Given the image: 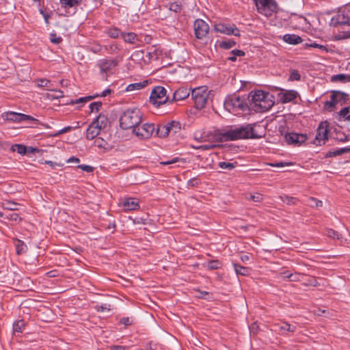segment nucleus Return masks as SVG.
I'll list each match as a JSON object with an SVG mask.
<instances>
[{
    "instance_id": "1",
    "label": "nucleus",
    "mask_w": 350,
    "mask_h": 350,
    "mask_svg": "<svg viewBox=\"0 0 350 350\" xmlns=\"http://www.w3.org/2000/svg\"><path fill=\"white\" fill-rule=\"evenodd\" d=\"M106 124L107 118L101 113L93 118L91 124L89 125V137H90L92 139H94L91 144L92 148H105L107 142L103 138L96 137L100 133L102 128L106 126Z\"/></svg>"
},
{
    "instance_id": "2",
    "label": "nucleus",
    "mask_w": 350,
    "mask_h": 350,
    "mask_svg": "<svg viewBox=\"0 0 350 350\" xmlns=\"http://www.w3.org/2000/svg\"><path fill=\"white\" fill-rule=\"evenodd\" d=\"M258 137H260V136H258L254 133V127L250 124H247L221 133L220 140L232 141L239 139Z\"/></svg>"
},
{
    "instance_id": "3",
    "label": "nucleus",
    "mask_w": 350,
    "mask_h": 350,
    "mask_svg": "<svg viewBox=\"0 0 350 350\" xmlns=\"http://www.w3.org/2000/svg\"><path fill=\"white\" fill-rule=\"evenodd\" d=\"M142 113L139 109L125 110L120 117V126L123 129L133 130L142 122Z\"/></svg>"
},
{
    "instance_id": "4",
    "label": "nucleus",
    "mask_w": 350,
    "mask_h": 350,
    "mask_svg": "<svg viewBox=\"0 0 350 350\" xmlns=\"http://www.w3.org/2000/svg\"><path fill=\"white\" fill-rule=\"evenodd\" d=\"M270 94L262 90H258L254 92L251 96V101L253 109L258 112H264L269 110L274 104V102L270 99Z\"/></svg>"
},
{
    "instance_id": "5",
    "label": "nucleus",
    "mask_w": 350,
    "mask_h": 350,
    "mask_svg": "<svg viewBox=\"0 0 350 350\" xmlns=\"http://www.w3.org/2000/svg\"><path fill=\"white\" fill-rule=\"evenodd\" d=\"M256 7L257 12L267 17L272 16L277 10L275 0H252Z\"/></svg>"
},
{
    "instance_id": "6",
    "label": "nucleus",
    "mask_w": 350,
    "mask_h": 350,
    "mask_svg": "<svg viewBox=\"0 0 350 350\" xmlns=\"http://www.w3.org/2000/svg\"><path fill=\"white\" fill-rule=\"evenodd\" d=\"M191 95L194 100L197 109H202L205 107L208 94L205 87H199L191 90Z\"/></svg>"
},
{
    "instance_id": "7",
    "label": "nucleus",
    "mask_w": 350,
    "mask_h": 350,
    "mask_svg": "<svg viewBox=\"0 0 350 350\" xmlns=\"http://www.w3.org/2000/svg\"><path fill=\"white\" fill-rule=\"evenodd\" d=\"M166 92V90L163 87H155L151 92L150 102L157 107L165 103L168 100Z\"/></svg>"
},
{
    "instance_id": "8",
    "label": "nucleus",
    "mask_w": 350,
    "mask_h": 350,
    "mask_svg": "<svg viewBox=\"0 0 350 350\" xmlns=\"http://www.w3.org/2000/svg\"><path fill=\"white\" fill-rule=\"evenodd\" d=\"M1 118L5 121L12 122H21L25 120L36 122L37 120L31 116H28L24 113H16L14 111L4 112L1 115Z\"/></svg>"
},
{
    "instance_id": "9",
    "label": "nucleus",
    "mask_w": 350,
    "mask_h": 350,
    "mask_svg": "<svg viewBox=\"0 0 350 350\" xmlns=\"http://www.w3.org/2000/svg\"><path fill=\"white\" fill-rule=\"evenodd\" d=\"M154 131L153 124L146 123L141 126L139 124L133 130V132L140 139H148L152 136Z\"/></svg>"
},
{
    "instance_id": "10",
    "label": "nucleus",
    "mask_w": 350,
    "mask_h": 350,
    "mask_svg": "<svg viewBox=\"0 0 350 350\" xmlns=\"http://www.w3.org/2000/svg\"><path fill=\"white\" fill-rule=\"evenodd\" d=\"M328 132V124L326 122H321L317 130V135L314 142V144L317 146L325 144L327 139Z\"/></svg>"
},
{
    "instance_id": "11",
    "label": "nucleus",
    "mask_w": 350,
    "mask_h": 350,
    "mask_svg": "<svg viewBox=\"0 0 350 350\" xmlns=\"http://www.w3.org/2000/svg\"><path fill=\"white\" fill-rule=\"evenodd\" d=\"M195 34L197 38L202 39L205 37L208 32V25L202 19H197L193 25Z\"/></svg>"
},
{
    "instance_id": "12",
    "label": "nucleus",
    "mask_w": 350,
    "mask_h": 350,
    "mask_svg": "<svg viewBox=\"0 0 350 350\" xmlns=\"http://www.w3.org/2000/svg\"><path fill=\"white\" fill-rule=\"evenodd\" d=\"M332 23L336 26L338 25H350V11L342 10L332 19Z\"/></svg>"
},
{
    "instance_id": "13",
    "label": "nucleus",
    "mask_w": 350,
    "mask_h": 350,
    "mask_svg": "<svg viewBox=\"0 0 350 350\" xmlns=\"http://www.w3.org/2000/svg\"><path fill=\"white\" fill-rule=\"evenodd\" d=\"M284 138L287 144L294 145H301L307 139V137L304 134H298L296 133H288L284 135Z\"/></svg>"
},
{
    "instance_id": "14",
    "label": "nucleus",
    "mask_w": 350,
    "mask_h": 350,
    "mask_svg": "<svg viewBox=\"0 0 350 350\" xmlns=\"http://www.w3.org/2000/svg\"><path fill=\"white\" fill-rule=\"evenodd\" d=\"M119 205L124 207L125 211L137 210L139 208V202L134 198L121 199Z\"/></svg>"
},
{
    "instance_id": "15",
    "label": "nucleus",
    "mask_w": 350,
    "mask_h": 350,
    "mask_svg": "<svg viewBox=\"0 0 350 350\" xmlns=\"http://www.w3.org/2000/svg\"><path fill=\"white\" fill-rule=\"evenodd\" d=\"M226 105L227 107H230L232 109H238L245 111L247 108V105L245 101L241 99L239 96H234L230 98L226 101Z\"/></svg>"
},
{
    "instance_id": "16",
    "label": "nucleus",
    "mask_w": 350,
    "mask_h": 350,
    "mask_svg": "<svg viewBox=\"0 0 350 350\" xmlns=\"http://www.w3.org/2000/svg\"><path fill=\"white\" fill-rule=\"evenodd\" d=\"M215 30L216 31L225 33L227 35H234L236 36H240V31L234 27H228L225 25L219 24L215 26Z\"/></svg>"
},
{
    "instance_id": "17",
    "label": "nucleus",
    "mask_w": 350,
    "mask_h": 350,
    "mask_svg": "<svg viewBox=\"0 0 350 350\" xmlns=\"http://www.w3.org/2000/svg\"><path fill=\"white\" fill-rule=\"evenodd\" d=\"M191 92L190 89L181 87L174 92L172 101L183 100L189 96Z\"/></svg>"
},
{
    "instance_id": "18",
    "label": "nucleus",
    "mask_w": 350,
    "mask_h": 350,
    "mask_svg": "<svg viewBox=\"0 0 350 350\" xmlns=\"http://www.w3.org/2000/svg\"><path fill=\"white\" fill-rule=\"evenodd\" d=\"M118 65L116 59H104L99 64L100 72L106 73L111 71Z\"/></svg>"
},
{
    "instance_id": "19",
    "label": "nucleus",
    "mask_w": 350,
    "mask_h": 350,
    "mask_svg": "<svg viewBox=\"0 0 350 350\" xmlns=\"http://www.w3.org/2000/svg\"><path fill=\"white\" fill-rule=\"evenodd\" d=\"M148 80H144L143 81L131 83L126 86L125 90L126 92H134V91L139 90H142V89H144V88H146L148 85Z\"/></svg>"
},
{
    "instance_id": "20",
    "label": "nucleus",
    "mask_w": 350,
    "mask_h": 350,
    "mask_svg": "<svg viewBox=\"0 0 350 350\" xmlns=\"http://www.w3.org/2000/svg\"><path fill=\"white\" fill-rule=\"evenodd\" d=\"M343 96L344 94L339 92V91H334L332 92V94L331 96V100L326 101L325 103L324 107L327 109H331L333 107H334L335 104L337 103L338 96Z\"/></svg>"
},
{
    "instance_id": "21",
    "label": "nucleus",
    "mask_w": 350,
    "mask_h": 350,
    "mask_svg": "<svg viewBox=\"0 0 350 350\" xmlns=\"http://www.w3.org/2000/svg\"><path fill=\"white\" fill-rule=\"evenodd\" d=\"M297 93L295 90H288L280 96V100L282 103H286L293 101L296 98Z\"/></svg>"
},
{
    "instance_id": "22",
    "label": "nucleus",
    "mask_w": 350,
    "mask_h": 350,
    "mask_svg": "<svg viewBox=\"0 0 350 350\" xmlns=\"http://www.w3.org/2000/svg\"><path fill=\"white\" fill-rule=\"evenodd\" d=\"M284 40L291 44H297L302 42L300 36L295 34H286L283 37Z\"/></svg>"
},
{
    "instance_id": "23",
    "label": "nucleus",
    "mask_w": 350,
    "mask_h": 350,
    "mask_svg": "<svg viewBox=\"0 0 350 350\" xmlns=\"http://www.w3.org/2000/svg\"><path fill=\"white\" fill-rule=\"evenodd\" d=\"M275 328L279 329L280 331H287L291 333H293L296 330V326L291 325L286 322H283L280 324H276L275 325Z\"/></svg>"
},
{
    "instance_id": "24",
    "label": "nucleus",
    "mask_w": 350,
    "mask_h": 350,
    "mask_svg": "<svg viewBox=\"0 0 350 350\" xmlns=\"http://www.w3.org/2000/svg\"><path fill=\"white\" fill-rule=\"evenodd\" d=\"M161 54V51H159L154 46H151L148 49L146 56L149 60L157 59Z\"/></svg>"
},
{
    "instance_id": "25",
    "label": "nucleus",
    "mask_w": 350,
    "mask_h": 350,
    "mask_svg": "<svg viewBox=\"0 0 350 350\" xmlns=\"http://www.w3.org/2000/svg\"><path fill=\"white\" fill-rule=\"evenodd\" d=\"M121 35L126 42L133 44L137 40V36L135 33H122Z\"/></svg>"
},
{
    "instance_id": "26",
    "label": "nucleus",
    "mask_w": 350,
    "mask_h": 350,
    "mask_svg": "<svg viewBox=\"0 0 350 350\" xmlns=\"http://www.w3.org/2000/svg\"><path fill=\"white\" fill-rule=\"evenodd\" d=\"M103 107V103L101 101H94L89 104V115L93 113H98L100 111Z\"/></svg>"
},
{
    "instance_id": "27",
    "label": "nucleus",
    "mask_w": 350,
    "mask_h": 350,
    "mask_svg": "<svg viewBox=\"0 0 350 350\" xmlns=\"http://www.w3.org/2000/svg\"><path fill=\"white\" fill-rule=\"evenodd\" d=\"M234 268L236 273L241 275H248L250 273V269L246 267L241 266L234 263Z\"/></svg>"
},
{
    "instance_id": "28",
    "label": "nucleus",
    "mask_w": 350,
    "mask_h": 350,
    "mask_svg": "<svg viewBox=\"0 0 350 350\" xmlns=\"http://www.w3.org/2000/svg\"><path fill=\"white\" fill-rule=\"evenodd\" d=\"M64 96V93L59 90H52L46 93V98L50 100L58 99Z\"/></svg>"
},
{
    "instance_id": "29",
    "label": "nucleus",
    "mask_w": 350,
    "mask_h": 350,
    "mask_svg": "<svg viewBox=\"0 0 350 350\" xmlns=\"http://www.w3.org/2000/svg\"><path fill=\"white\" fill-rule=\"evenodd\" d=\"M331 81L332 82L340 81L342 83L350 81V75H345V74L335 75L332 77Z\"/></svg>"
},
{
    "instance_id": "30",
    "label": "nucleus",
    "mask_w": 350,
    "mask_h": 350,
    "mask_svg": "<svg viewBox=\"0 0 350 350\" xmlns=\"http://www.w3.org/2000/svg\"><path fill=\"white\" fill-rule=\"evenodd\" d=\"M81 0H59L61 6L64 8H72L80 3Z\"/></svg>"
},
{
    "instance_id": "31",
    "label": "nucleus",
    "mask_w": 350,
    "mask_h": 350,
    "mask_svg": "<svg viewBox=\"0 0 350 350\" xmlns=\"http://www.w3.org/2000/svg\"><path fill=\"white\" fill-rule=\"evenodd\" d=\"M350 152V148H338L334 151H329L326 154V157H336L338 155L342 154L344 153Z\"/></svg>"
},
{
    "instance_id": "32",
    "label": "nucleus",
    "mask_w": 350,
    "mask_h": 350,
    "mask_svg": "<svg viewBox=\"0 0 350 350\" xmlns=\"http://www.w3.org/2000/svg\"><path fill=\"white\" fill-rule=\"evenodd\" d=\"M89 50L94 53H100L103 50V46L96 41L89 42Z\"/></svg>"
},
{
    "instance_id": "33",
    "label": "nucleus",
    "mask_w": 350,
    "mask_h": 350,
    "mask_svg": "<svg viewBox=\"0 0 350 350\" xmlns=\"http://www.w3.org/2000/svg\"><path fill=\"white\" fill-rule=\"evenodd\" d=\"M218 165L222 170H232L238 165V163L237 161L232 163L221 161L219 163Z\"/></svg>"
},
{
    "instance_id": "34",
    "label": "nucleus",
    "mask_w": 350,
    "mask_h": 350,
    "mask_svg": "<svg viewBox=\"0 0 350 350\" xmlns=\"http://www.w3.org/2000/svg\"><path fill=\"white\" fill-rule=\"evenodd\" d=\"M170 132V126H167V124H165V125L160 126L157 129V135L160 137H167L169 135Z\"/></svg>"
},
{
    "instance_id": "35",
    "label": "nucleus",
    "mask_w": 350,
    "mask_h": 350,
    "mask_svg": "<svg viewBox=\"0 0 350 350\" xmlns=\"http://www.w3.org/2000/svg\"><path fill=\"white\" fill-rule=\"evenodd\" d=\"M167 126H170V131L176 133L180 130V124L179 122L171 121L168 122Z\"/></svg>"
},
{
    "instance_id": "36",
    "label": "nucleus",
    "mask_w": 350,
    "mask_h": 350,
    "mask_svg": "<svg viewBox=\"0 0 350 350\" xmlns=\"http://www.w3.org/2000/svg\"><path fill=\"white\" fill-rule=\"evenodd\" d=\"M13 152H17L20 154H25L26 152V147L22 144H15L11 147Z\"/></svg>"
},
{
    "instance_id": "37",
    "label": "nucleus",
    "mask_w": 350,
    "mask_h": 350,
    "mask_svg": "<svg viewBox=\"0 0 350 350\" xmlns=\"http://www.w3.org/2000/svg\"><path fill=\"white\" fill-rule=\"evenodd\" d=\"M304 274L299 273H293L291 274H288L287 278L289 279L290 281L297 282L301 281L302 278L304 277Z\"/></svg>"
},
{
    "instance_id": "38",
    "label": "nucleus",
    "mask_w": 350,
    "mask_h": 350,
    "mask_svg": "<svg viewBox=\"0 0 350 350\" xmlns=\"http://www.w3.org/2000/svg\"><path fill=\"white\" fill-rule=\"evenodd\" d=\"M327 235L330 238L336 239L338 240H340L342 238V235L339 232L332 229H328L327 230Z\"/></svg>"
},
{
    "instance_id": "39",
    "label": "nucleus",
    "mask_w": 350,
    "mask_h": 350,
    "mask_svg": "<svg viewBox=\"0 0 350 350\" xmlns=\"http://www.w3.org/2000/svg\"><path fill=\"white\" fill-rule=\"evenodd\" d=\"M339 115L340 117H342L345 120H350V106L342 109L339 112Z\"/></svg>"
},
{
    "instance_id": "40",
    "label": "nucleus",
    "mask_w": 350,
    "mask_h": 350,
    "mask_svg": "<svg viewBox=\"0 0 350 350\" xmlns=\"http://www.w3.org/2000/svg\"><path fill=\"white\" fill-rule=\"evenodd\" d=\"M111 89H106L105 90H104L103 92H102L100 94H91V95H89V100H91L96 97H98V96H101V97H105L109 94H110L111 93Z\"/></svg>"
},
{
    "instance_id": "41",
    "label": "nucleus",
    "mask_w": 350,
    "mask_h": 350,
    "mask_svg": "<svg viewBox=\"0 0 350 350\" xmlns=\"http://www.w3.org/2000/svg\"><path fill=\"white\" fill-rule=\"evenodd\" d=\"M25 327V322L23 320H19L15 322L13 325V329L16 332H21Z\"/></svg>"
},
{
    "instance_id": "42",
    "label": "nucleus",
    "mask_w": 350,
    "mask_h": 350,
    "mask_svg": "<svg viewBox=\"0 0 350 350\" xmlns=\"http://www.w3.org/2000/svg\"><path fill=\"white\" fill-rule=\"evenodd\" d=\"M350 38V30L342 31L335 35V39L337 40Z\"/></svg>"
},
{
    "instance_id": "43",
    "label": "nucleus",
    "mask_w": 350,
    "mask_h": 350,
    "mask_svg": "<svg viewBox=\"0 0 350 350\" xmlns=\"http://www.w3.org/2000/svg\"><path fill=\"white\" fill-rule=\"evenodd\" d=\"M236 42L233 40L223 41L220 43V46L223 49H228L233 47Z\"/></svg>"
},
{
    "instance_id": "44",
    "label": "nucleus",
    "mask_w": 350,
    "mask_h": 350,
    "mask_svg": "<svg viewBox=\"0 0 350 350\" xmlns=\"http://www.w3.org/2000/svg\"><path fill=\"white\" fill-rule=\"evenodd\" d=\"M221 267V262L219 260H212L207 265V267L209 269H217Z\"/></svg>"
},
{
    "instance_id": "45",
    "label": "nucleus",
    "mask_w": 350,
    "mask_h": 350,
    "mask_svg": "<svg viewBox=\"0 0 350 350\" xmlns=\"http://www.w3.org/2000/svg\"><path fill=\"white\" fill-rule=\"evenodd\" d=\"M50 40L54 44H59L62 41V38L55 33H51Z\"/></svg>"
},
{
    "instance_id": "46",
    "label": "nucleus",
    "mask_w": 350,
    "mask_h": 350,
    "mask_svg": "<svg viewBox=\"0 0 350 350\" xmlns=\"http://www.w3.org/2000/svg\"><path fill=\"white\" fill-rule=\"evenodd\" d=\"M38 87H51V82L46 79H40L37 81Z\"/></svg>"
},
{
    "instance_id": "47",
    "label": "nucleus",
    "mask_w": 350,
    "mask_h": 350,
    "mask_svg": "<svg viewBox=\"0 0 350 350\" xmlns=\"http://www.w3.org/2000/svg\"><path fill=\"white\" fill-rule=\"evenodd\" d=\"M170 10L176 13L180 12L182 10L181 5L176 2H173L170 5Z\"/></svg>"
},
{
    "instance_id": "48",
    "label": "nucleus",
    "mask_w": 350,
    "mask_h": 350,
    "mask_svg": "<svg viewBox=\"0 0 350 350\" xmlns=\"http://www.w3.org/2000/svg\"><path fill=\"white\" fill-rule=\"evenodd\" d=\"M95 308L98 312H109L111 310V305L108 304H103L100 307L96 306Z\"/></svg>"
},
{
    "instance_id": "49",
    "label": "nucleus",
    "mask_w": 350,
    "mask_h": 350,
    "mask_svg": "<svg viewBox=\"0 0 350 350\" xmlns=\"http://www.w3.org/2000/svg\"><path fill=\"white\" fill-rule=\"evenodd\" d=\"M309 200L312 202V204H310L311 206H315L317 208L321 207L323 206V202L321 200H319L316 199L314 197H310L309 198Z\"/></svg>"
},
{
    "instance_id": "50",
    "label": "nucleus",
    "mask_w": 350,
    "mask_h": 350,
    "mask_svg": "<svg viewBox=\"0 0 350 350\" xmlns=\"http://www.w3.org/2000/svg\"><path fill=\"white\" fill-rule=\"evenodd\" d=\"M120 33H122L118 29H109V31H108V35L111 38H113L119 37Z\"/></svg>"
},
{
    "instance_id": "51",
    "label": "nucleus",
    "mask_w": 350,
    "mask_h": 350,
    "mask_svg": "<svg viewBox=\"0 0 350 350\" xmlns=\"http://www.w3.org/2000/svg\"><path fill=\"white\" fill-rule=\"evenodd\" d=\"M300 78H301V76H300V75H299V73L298 72L297 70H292L291 72L289 80H291V81H294V80L299 81V80H300Z\"/></svg>"
},
{
    "instance_id": "52",
    "label": "nucleus",
    "mask_w": 350,
    "mask_h": 350,
    "mask_svg": "<svg viewBox=\"0 0 350 350\" xmlns=\"http://www.w3.org/2000/svg\"><path fill=\"white\" fill-rule=\"evenodd\" d=\"M249 199L256 202H260L262 200V196L260 193H256L251 195Z\"/></svg>"
},
{
    "instance_id": "53",
    "label": "nucleus",
    "mask_w": 350,
    "mask_h": 350,
    "mask_svg": "<svg viewBox=\"0 0 350 350\" xmlns=\"http://www.w3.org/2000/svg\"><path fill=\"white\" fill-rule=\"evenodd\" d=\"M7 218L14 221H18L20 220V217L16 213H10L6 215Z\"/></svg>"
},
{
    "instance_id": "54",
    "label": "nucleus",
    "mask_w": 350,
    "mask_h": 350,
    "mask_svg": "<svg viewBox=\"0 0 350 350\" xmlns=\"http://www.w3.org/2000/svg\"><path fill=\"white\" fill-rule=\"evenodd\" d=\"M268 165L272 166V167H282L284 166H288L291 165V163H284V162H278V163H267Z\"/></svg>"
},
{
    "instance_id": "55",
    "label": "nucleus",
    "mask_w": 350,
    "mask_h": 350,
    "mask_svg": "<svg viewBox=\"0 0 350 350\" xmlns=\"http://www.w3.org/2000/svg\"><path fill=\"white\" fill-rule=\"evenodd\" d=\"M216 147V145H214V144H211V145H202V146H198V150H213Z\"/></svg>"
},
{
    "instance_id": "56",
    "label": "nucleus",
    "mask_w": 350,
    "mask_h": 350,
    "mask_svg": "<svg viewBox=\"0 0 350 350\" xmlns=\"http://www.w3.org/2000/svg\"><path fill=\"white\" fill-rule=\"evenodd\" d=\"M304 284L306 286H317L319 285L318 282L315 278H311Z\"/></svg>"
},
{
    "instance_id": "57",
    "label": "nucleus",
    "mask_w": 350,
    "mask_h": 350,
    "mask_svg": "<svg viewBox=\"0 0 350 350\" xmlns=\"http://www.w3.org/2000/svg\"><path fill=\"white\" fill-rule=\"evenodd\" d=\"M16 246L18 254L22 253L25 251V245H24V244L20 241H18V243Z\"/></svg>"
},
{
    "instance_id": "58",
    "label": "nucleus",
    "mask_w": 350,
    "mask_h": 350,
    "mask_svg": "<svg viewBox=\"0 0 350 350\" xmlns=\"http://www.w3.org/2000/svg\"><path fill=\"white\" fill-rule=\"evenodd\" d=\"M310 46L313 47V48H318V49H319L321 50H323V51H327V49L326 46L319 44L315 43V42L310 44Z\"/></svg>"
},
{
    "instance_id": "59",
    "label": "nucleus",
    "mask_w": 350,
    "mask_h": 350,
    "mask_svg": "<svg viewBox=\"0 0 350 350\" xmlns=\"http://www.w3.org/2000/svg\"><path fill=\"white\" fill-rule=\"evenodd\" d=\"M109 50L110 51L111 53H115L120 50V48L117 44H111L109 46Z\"/></svg>"
},
{
    "instance_id": "60",
    "label": "nucleus",
    "mask_w": 350,
    "mask_h": 350,
    "mask_svg": "<svg viewBox=\"0 0 350 350\" xmlns=\"http://www.w3.org/2000/svg\"><path fill=\"white\" fill-rule=\"evenodd\" d=\"M231 53H232V55H234L236 57L237 56H243L245 55L244 51H243L241 50H238V49L232 50L231 51Z\"/></svg>"
},
{
    "instance_id": "61",
    "label": "nucleus",
    "mask_w": 350,
    "mask_h": 350,
    "mask_svg": "<svg viewBox=\"0 0 350 350\" xmlns=\"http://www.w3.org/2000/svg\"><path fill=\"white\" fill-rule=\"evenodd\" d=\"M120 323L125 325H131V321L130 320V319L129 317H123L120 319Z\"/></svg>"
},
{
    "instance_id": "62",
    "label": "nucleus",
    "mask_w": 350,
    "mask_h": 350,
    "mask_svg": "<svg viewBox=\"0 0 350 350\" xmlns=\"http://www.w3.org/2000/svg\"><path fill=\"white\" fill-rule=\"evenodd\" d=\"M126 347L120 345H113L110 347L111 350H126Z\"/></svg>"
},
{
    "instance_id": "63",
    "label": "nucleus",
    "mask_w": 350,
    "mask_h": 350,
    "mask_svg": "<svg viewBox=\"0 0 350 350\" xmlns=\"http://www.w3.org/2000/svg\"><path fill=\"white\" fill-rule=\"evenodd\" d=\"M115 228H116V224L114 223H110L108 225V226L107 227V229L111 232H113V231L115 230Z\"/></svg>"
},
{
    "instance_id": "64",
    "label": "nucleus",
    "mask_w": 350,
    "mask_h": 350,
    "mask_svg": "<svg viewBox=\"0 0 350 350\" xmlns=\"http://www.w3.org/2000/svg\"><path fill=\"white\" fill-rule=\"evenodd\" d=\"M70 129V127H66L60 131H59L58 132H57L56 133L53 134V136H57L60 134H62L64 133H66V131H68V130Z\"/></svg>"
}]
</instances>
